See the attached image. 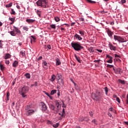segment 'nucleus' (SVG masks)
Instances as JSON below:
<instances>
[{"instance_id": "obj_28", "label": "nucleus", "mask_w": 128, "mask_h": 128, "mask_svg": "<svg viewBox=\"0 0 128 128\" xmlns=\"http://www.w3.org/2000/svg\"><path fill=\"white\" fill-rule=\"evenodd\" d=\"M118 82H120V84H126V82H124V80H118Z\"/></svg>"}, {"instance_id": "obj_48", "label": "nucleus", "mask_w": 128, "mask_h": 128, "mask_svg": "<svg viewBox=\"0 0 128 128\" xmlns=\"http://www.w3.org/2000/svg\"><path fill=\"white\" fill-rule=\"evenodd\" d=\"M106 68H114V66L110 65V64H108L106 66Z\"/></svg>"}, {"instance_id": "obj_2", "label": "nucleus", "mask_w": 128, "mask_h": 128, "mask_svg": "<svg viewBox=\"0 0 128 128\" xmlns=\"http://www.w3.org/2000/svg\"><path fill=\"white\" fill-rule=\"evenodd\" d=\"M36 4L38 6L46 8V6L48 4V0H38Z\"/></svg>"}, {"instance_id": "obj_23", "label": "nucleus", "mask_w": 128, "mask_h": 128, "mask_svg": "<svg viewBox=\"0 0 128 128\" xmlns=\"http://www.w3.org/2000/svg\"><path fill=\"white\" fill-rule=\"evenodd\" d=\"M60 60L58 58H57L56 59V66H60Z\"/></svg>"}, {"instance_id": "obj_13", "label": "nucleus", "mask_w": 128, "mask_h": 128, "mask_svg": "<svg viewBox=\"0 0 128 128\" xmlns=\"http://www.w3.org/2000/svg\"><path fill=\"white\" fill-rule=\"evenodd\" d=\"M74 38H76V40H82V38L80 36V35L78 34H76L74 36Z\"/></svg>"}, {"instance_id": "obj_36", "label": "nucleus", "mask_w": 128, "mask_h": 128, "mask_svg": "<svg viewBox=\"0 0 128 128\" xmlns=\"http://www.w3.org/2000/svg\"><path fill=\"white\" fill-rule=\"evenodd\" d=\"M86 2H90V4H96V2L95 1H92V0H86Z\"/></svg>"}, {"instance_id": "obj_54", "label": "nucleus", "mask_w": 128, "mask_h": 128, "mask_svg": "<svg viewBox=\"0 0 128 128\" xmlns=\"http://www.w3.org/2000/svg\"><path fill=\"white\" fill-rule=\"evenodd\" d=\"M47 124H52V122L50 120H48Z\"/></svg>"}, {"instance_id": "obj_3", "label": "nucleus", "mask_w": 128, "mask_h": 128, "mask_svg": "<svg viewBox=\"0 0 128 128\" xmlns=\"http://www.w3.org/2000/svg\"><path fill=\"white\" fill-rule=\"evenodd\" d=\"M72 48L76 50V52H79L81 50L84 49V46H80L78 43H72L71 44Z\"/></svg>"}, {"instance_id": "obj_43", "label": "nucleus", "mask_w": 128, "mask_h": 128, "mask_svg": "<svg viewBox=\"0 0 128 128\" xmlns=\"http://www.w3.org/2000/svg\"><path fill=\"white\" fill-rule=\"evenodd\" d=\"M88 50L90 52H94V48H92V47H90V48H89Z\"/></svg>"}, {"instance_id": "obj_58", "label": "nucleus", "mask_w": 128, "mask_h": 128, "mask_svg": "<svg viewBox=\"0 0 128 128\" xmlns=\"http://www.w3.org/2000/svg\"><path fill=\"white\" fill-rule=\"evenodd\" d=\"M6 64H10V60H6Z\"/></svg>"}, {"instance_id": "obj_37", "label": "nucleus", "mask_w": 128, "mask_h": 128, "mask_svg": "<svg viewBox=\"0 0 128 128\" xmlns=\"http://www.w3.org/2000/svg\"><path fill=\"white\" fill-rule=\"evenodd\" d=\"M104 90L105 92H106V94H108V87H105L104 88Z\"/></svg>"}, {"instance_id": "obj_52", "label": "nucleus", "mask_w": 128, "mask_h": 128, "mask_svg": "<svg viewBox=\"0 0 128 128\" xmlns=\"http://www.w3.org/2000/svg\"><path fill=\"white\" fill-rule=\"evenodd\" d=\"M126 0H121V3L122 4H126Z\"/></svg>"}, {"instance_id": "obj_35", "label": "nucleus", "mask_w": 128, "mask_h": 128, "mask_svg": "<svg viewBox=\"0 0 128 128\" xmlns=\"http://www.w3.org/2000/svg\"><path fill=\"white\" fill-rule=\"evenodd\" d=\"M79 33L82 36H84V31L79 30Z\"/></svg>"}, {"instance_id": "obj_55", "label": "nucleus", "mask_w": 128, "mask_h": 128, "mask_svg": "<svg viewBox=\"0 0 128 128\" xmlns=\"http://www.w3.org/2000/svg\"><path fill=\"white\" fill-rule=\"evenodd\" d=\"M80 120L81 122H84V120H86V122H88V120H86V118H84L83 119H81Z\"/></svg>"}, {"instance_id": "obj_22", "label": "nucleus", "mask_w": 128, "mask_h": 128, "mask_svg": "<svg viewBox=\"0 0 128 128\" xmlns=\"http://www.w3.org/2000/svg\"><path fill=\"white\" fill-rule=\"evenodd\" d=\"M56 80V75L52 74L51 76V78L50 79V82H54V80Z\"/></svg>"}, {"instance_id": "obj_25", "label": "nucleus", "mask_w": 128, "mask_h": 128, "mask_svg": "<svg viewBox=\"0 0 128 128\" xmlns=\"http://www.w3.org/2000/svg\"><path fill=\"white\" fill-rule=\"evenodd\" d=\"M24 76H25L26 78H28V79L30 78V74L29 73L25 74Z\"/></svg>"}, {"instance_id": "obj_44", "label": "nucleus", "mask_w": 128, "mask_h": 128, "mask_svg": "<svg viewBox=\"0 0 128 128\" xmlns=\"http://www.w3.org/2000/svg\"><path fill=\"white\" fill-rule=\"evenodd\" d=\"M116 100L118 102V104H120V98H118V97L116 96Z\"/></svg>"}, {"instance_id": "obj_49", "label": "nucleus", "mask_w": 128, "mask_h": 128, "mask_svg": "<svg viewBox=\"0 0 128 128\" xmlns=\"http://www.w3.org/2000/svg\"><path fill=\"white\" fill-rule=\"evenodd\" d=\"M26 93H21V94L22 96V98H26Z\"/></svg>"}, {"instance_id": "obj_59", "label": "nucleus", "mask_w": 128, "mask_h": 128, "mask_svg": "<svg viewBox=\"0 0 128 128\" xmlns=\"http://www.w3.org/2000/svg\"><path fill=\"white\" fill-rule=\"evenodd\" d=\"M69 26V25L68 24H64L61 25V26Z\"/></svg>"}, {"instance_id": "obj_32", "label": "nucleus", "mask_w": 128, "mask_h": 128, "mask_svg": "<svg viewBox=\"0 0 128 128\" xmlns=\"http://www.w3.org/2000/svg\"><path fill=\"white\" fill-rule=\"evenodd\" d=\"M12 6V2H10L9 4H7L6 5V8H10V6Z\"/></svg>"}, {"instance_id": "obj_11", "label": "nucleus", "mask_w": 128, "mask_h": 128, "mask_svg": "<svg viewBox=\"0 0 128 128\" xmlns=\"http://www.w3.org/2000/svg\"><path fill=\"white\" fill-rule=\"evenodd\" d=\"M42 66L45 70H48V62L46 61L42 62Z\"/></svg>"}, {"instance_id": "obj_8", "label": "nucleus", "mask_w": 128, "mask_h": 128, "mask_svg": "<svg viewBox=\"0 0 128 128\" xmlns=\"http://www.w3.org/2000/svg\"><path fill=\"white\" fill-rule=\"evenodd\" d=\"M41 106L42 112H46V110H48V106H46V105L42 102H41Z\"/></svg>"}, {"instance_id": "obj_41", "label": "nucleus", "mask_w": 128, "mask_h": 128, "mask_svg": "<svg viewBox=\"0 0 128 128\" xmlns=\"http://www.w3.org/2000/svg\"><path fill=\"white\" fill-rule=\"evenodd\" d=\"M11 22H12V24H14V18H9Z\"/></svg>"}, {"instance_id": "obj_61", "label": "nucleus", "mask_w": 128, "mask_h": 128, "mask_svg": "<svg viewBox=\"0 0 128 128\" xmlns=\"http://www.w3.org/2000/svg\"><path fill=\"white\" fill-rule=\"evenodd\" d=\"M33 84L34 85V86H38V82H35V83Z\"/></svg>"}, {"instance_id": "obj_5", "label": "nucleus", "mask_w": 128, "mask_h": 128, "mask_svg": "<svg viewBox=\"0 0 128 128\" xmlns=\"http://www.w3.org/2000/svg\"><path fill=\"white\" fill-rule=\"evenodd\" d=\"M29 90L28 86H24L20 89V92L21 94H26V92H28Z\"/></svg>"}, {"instance_id": "obj_34", "label": "nucleus", "mask_w": 128, "mask_h": 128, "mask_svg": "<svg viewBox=\"0 0 128 128\" xmlns=\"http://www.w3.org/2000/svg\"><path fill=\"white\" fill-rule=\"evenodd\" d=\"M116 74H120V68H118L116 69Z\"/></svg>"}, {"instance_id": "obj_45", "label": "nucleus", "mask_w": 128, "mask_h": 128, "mask_svg": "<svg viewBox=\"0 0 128 128\" xmlns=\"http://www.w3.org/2000/svg\"><path fill=\"white\" fill-rule=\"evenodd\" d=\"M92 122H94V124H98V123L96 122V119L93 120Z\"/></svg>"}, {"instance_id": "obj_24", "label": "nucleus", "mask_w": 128, "mask_h": 128, "mask_svg": "<svg viewBox=\"0 0 128 128\" xmlns=\"http://www.w3.org/2000/svg\"><path fill=\"white\" fill-rule=\"evenodd\" d=\"M20 54H21L22 56H26V51L24 50H22L20 52Z\"/></svg>"}, {"instance_id": "obj_6", "label": "nucleus", "mask_w": 128, "mask_h": 128, "mask_svg": "<svg viewBox=\"0 0 128 128\" xmlns=\"http://www.w3.org/2000/svg\"><path fill=\"white\" fill-rule=\"evenodd\" d=\"M56 106L57 108L56 109V112H58V110H60V104H62V103L60 100H56L55 102Z\"/></svg>"}, {"instance_id": "obj_18", "label": "nucleus", "mask_w": 128, "mask_h": 128, "mask_svg": "<svg viewBox=\"0 0 128 128\" xmlns=\"http://www.w3.org/2000/svg\"><path fill=\"white\" fill-rule=\"evenodd\" d=\"M74 56H75V58L77 62H80H80H82V60H80V58L78 56H76V54H74Z\"/></svg>"}, {"instance_id": "obj_9", "label": "nucleus", "mask_w": 128, "mask_h": 128, "mask_svg": "<svg viewBox=\"0 0 128 128\" xmlns=\"http://www.w3.org/2000/svg\"><path fill=\"white\" fill-rule=\"evenodd\" d=\"M14 30L16 34H22V32H20V30L18 29V28L16 27V26H14Z\"/></svg>"}, {"instance_id": "obj_46", "label": "nucleus", "mask_w": 128, "mask_h": 128, "mask_svg": "<svg viewBox=\"0 0 128 128\" xmlns=\"http://www.w3.org/2000/svg\"><path fill=\"white\" fill-rule=\"evenodd\" d=\"M31 38H32V40H34L33 42H36V36H32Z\"/></svg>"}, {"instance_id": "obj_63", "label": "nucleus", "mask_w": 128, "mask_h": 128, "mask_svg": "<svg viewBox=\"0 0 128 128\" xmlns=\"http://www.w3.org/2000/svg\"><path fill=\"white\" fill-rule=\"evenodd\" d=\"M58 96H60V92L58 90Z\"/></svg>"}, {"instance_id": "obj_57", "label": "nucleus", "mask_w": 128, "mask_h": 128, "mask_svg": "<svg viewBox=\"0 0 128 128\" xmlns=\"http://www.w3.org/2000/svg\"><path fill=\"white\" fill-rule=\"evenodd\" d=\"M47 48H48L49 50H50L52 48V46H50V44H48L47 46Z\"/></svg>"}, {"instance_id": "obj_31", "label": "nucleus", "mask_w": 128, "mask_h": 128, "mask_svg": "<svg viewBox=\"0 0 128 128\" xmlns=\"http://www.w3.org/2000/svg\"><path fill=\"white\" fill-rule=\"evenodd\" d=\"M0 68L1 70H4V68H6V67H4V66L2 65V64H0Z\"/></svg>"}, {"instance_id": "obj_1", "label": "nucleus", "mask_w": 128, "mask_h": 128, "mask_svg": "<svg viewBox=\"0 0 128 128\" xmlns=\"http://www.w3.org/2000/svg\"><path fill=\"white\" fill-rule=\"evenodd\" d=\"M92 96L96 100H100L102 98V93L98 90H96L95 93L92 92Z\"/></svg>"}, {"instance_id": "obj_29", "label": "nucleus", "mask_w": 128, "mask_h": 128, "mask_svg": "<svg viewBox=\"0 0 128 128\" xmlns=\"http://www.w3.org/2000/svg\"><path fill=\"white\" fill-rule=\"evenodd\" d=\"M58 126H60V123H56V124H53L52 126L53 128H58Z\"/></svg>"}, {"instance_id": "obj_47", "label": "nucleus", "mask_w": 128, "mask_h": 128, "mask_svg": "<svg viewBox=\"0 0 128 128\" xmlns=\"http://www.w3.org/2000/svg\"><path fill=\"white\" fill-rule=\"evenodd\" d=\"M106 58H110V60H112V56L110 55H106Z\"/></svg>"}, {"instance_id": "obj_26", "label": "nucleus", "mask_w": 128, "mask_h": 128, "mask_svg": "<svg viewBox=\"0 0 128 128\" xmlns=\"http://www.w3.org/2000/svg\"><path fill=\"white\" fill-rule=\"evenodd\" d=\"M64 114H66V112L64 111V108H63L62 112L61 118H65L66 116L64 115Z\"/></svg>"}, {"instance_id": "obj_30", "label": "nucleus", "mask_w": 128, "mask_h": 128, "mask_svg": "<svg viewBox=\"0 0 128 128\" xmlns=\"http://www.w3.org/2000/svg\"><path fill=\"white\" fill-rule=\"evenodd\" d=\"M22 29L24 30H25V32H28V28L26 26H24L22 27Z\"/></svg>"}, {"instance_id": "obj_64", "label": "nucleus", "mask_w": 128, "mask_h": 128, "mask_svg": "<svg viewBox=\"0 0 128 128\" xmlns=\"http://www.w3.org/2000/svg\"><path fill=\"white\" fill-rule=\"evenodd\" d=\"M114 56H115V58H120V56H118V55L116 54H114Z\"/></svg>"}, {"instance_id": "obj_51", "label": "nucleus", "mask_w": 128, "mask_h": 128, "mask_svg": "<svg viewBox=\"0 0 128 128\" xmlns=\"http://www.w3.org/2000/svg\"><path fill=\"white\" fill-rule=\"evenodd\" d=\"M100 60H94V62H98V64H100Z\"/></svg>"}, {"instance_id": "obj_62", "label": "nucleus", "mask_w": 128, "mask_h": 128, "mask_svg": "<svg viewBox=\"0 0 128 128\" xmlns=\"http://www.w3.org/2000/svg\"><path fill=\"white\" fill-rule=\"evenodd\" d=\"M62 108H66V104H64V103L62 104Z\"/></svg>"}, {"instance_id": "obj_27", "label": "nucleus", "mask_w": 128, "mask_h": 128, "mask_svg": "<svg viewBox=\"0 0 128 128\" xmlns=\"http://www.w3.org/2000/svg\"><path fill=\"white\" fill-rule=\"evenodd\" d=\"M10 96V92H8L7 93H6V100H9Z\"/></svg>"}, {"instance_id": "obj_33", "label": "nucleus", "mask_w": 128, "mask_h": 128, "mask_svg": "<svg viewBox=\"0 0 128 128\" xmlns=\"http://www.w3.org/2000/svg\"><path fill=\"white\" fill-rule=\"evenodd\" d=\"M56 90H52L50 92V94L52 96L54 94H56Z\"/></svg>"}, {"instance_id": "obj_14", "label": "nucleus", "mask_w": 128, "mask_h": 128, "mask_svg": "<svg viewBox=\"0 0 128 128\" xmlns=\"http://www.w3.org/2000/svg\"><path fill=\"white\" fill-rule=\"evenodd\" d=\"M58 84H60V86H64V80L62 79H59L58 80Z\"/></svg>"}, {"instance_id": "obj_50", "label": "nucleus", "mask_w": 128, "mask_h": 128, "mask_svg": "<svg viewBox=\"0 0 128 128\" xmlns=\"http://www.w3.org/2000/svg\"><path fill=\"white\" fill-rule=\"evenodd\" d=\"M107 62H108V64H112V60H108L107 61Z\"/></svg>"}, {"instance_id": "obj_56", "label": "nucleus", "mask_w": 128, "mask_h": 128, "mask_svg": "<svg viewBox=\"0 0 128 128\" xmlns=\"http://www.w3.org/2000/svg\"><path fill=\"white\" fill-rule=\"evenodd\" d=\"M0 48H2V40H0Z\"/></svg>"}, {"instance_id": "obj_53", "label": "nucleus", "mask_w": 128, "mask_h": 128, "mask_svg": "<svg viewBox=\"0 0 128 128\" xmlns=\"http://www.w3.org/2000/svg\"><path fill=\"white\" fill-rule=\"evenodd\" d=\"M42 60V56H40V57L37 59V60L40 61V60Z\"/></svg>"}, {"instance_id": "obj_39", "label": "nucleus", "mask_w": 128, "mask_h": 128, "mask_svg": "<svg viewBox=\"0 0 128 128\" xmlns=\"http://www.w3.org/2000/svg\"><path fill=\"white\" fill-rule=\"evenodd\" d=\"M37 14L38 16L40 18L42 16V13L40 12V11H39L38 10H37Z\"/></svg>"}, {"instance_id": "obj_38", "label": "nucleus", "mask_w": 128, "mask_h": 128, "mask_svg": "<svg viewBox=\"0 0 128 128\" xmlns=\"http://www.w3.org/2000/svg\"><path fill=\"white\" fill-rule=\"evenodd\" d=\"M10 14H14V15L16 14V12L14 11V9H12V8L11 9Z\"/></svg>"}, {"instance_id": "obj_17", "label": "nucleus", "mask_w": 128, "mask_h": 128, "mask_svg": "<svg viewBox=\"0 0 128 128\" xmlns=\"http://www.w3.org/2000/svg\"><path fill=\"white\" fill-rule=\"evenodd\" d=\"M62 74H57L56 75V80H62Z\"/></svg>"}, {"instance_id": "obj_7", "label": "nucleus", "mask_w": 128, "mask_h": 128, "mask_svg": "<svg viewBox=\"0 0 128 128\" xmlns=\"http://www.w3.org/2000/svg\"><path fill=\"white\" fill-rule=\"evenodd\" d=\"M106 30L108 36L112 38V35L114 34V32H112L108 28H106Z\"/></svg>"}, {"instance_id": "obj_12", "label": "nucleus", "mask_w": 128, "mask_h": 128, "mask_svg": "<svg viewBox=\"0 0 128 128\" xmlns=\"http://www.w3.org/2000/svg\"><path fill=\"white\" fill-rule=\"evenodd\" d=\"M108 46H109V48L111 50H114V51L116 50V47L114 46V45H112V44H108Z\"/></svg>"}, {"instance_id": "obj_15", "label": "nucleus", "mask_w": 128, "mask_h": 128, "mask_svg": "<svg viewBox=\"0 0 128 128\" xmlns=\"http://www.w3.org/2000/svg\"><path fill=\"white\" fill-rule=\"evenodd\" d=\"M26 22H28V24H32V22H36V20H32V19H27L26 20Z\"/></svg>"}, {"instance_id": "obj_21", "label": "nucleus", "mask_w": 128, "mask_h": 128, "mask_svg": "<svg viewBox=\"0 0 128 128\" xmlns=\"http://www.w3.org/2000/svg\"><path fill=\"white\" fill-rule=\"evenodd\" d=\"M50 110H52L53 112H56V107L54 106V104H52L50 105Z\"/></svg>"}, {"instance_id": "obj_20", "label": "nucleus", "mask_w": 128, "mask_h": 128, "mask_svg": "<svg viewBox=\"0 0 128 128\" xmlns=\"http://www.w3.org/2000/svg\"><path fill=\"white\" fill-rule=\"evenodd\" d=\"M11 56H12V55H10V54H6L4 56V59L8 60V58H10Z\"/></svg>"}, {"instance_id": "obj_10", "label": "nucleus", "mask_w": 128, "mask_h": 128, "mask_svg": "<svg viewBox=\"0 0 128 128\" xmlns=\"http://www.w3.org/2000/svg\"><path fill=\"white\" fill-rule=\"evenodd\" d=\"M34 113V110H28L26 112V116H32V114H33Z\"/></svg>"}, {"instance_id": "obj_60", "label": "nucleus", "mask_w": 128, "mask_h": 128, "mask_svg": "<svg viewBox=\"0 0 128 128\" xmlns=\"http://www.w3.org/2000/svg\"><path fill=\"white\" fill-rule=\"evenodd\" d=\"M90 116H94V114H92V112H90Z\"/></svg>"}, {"instance_id": "obj_19", "label": "nucleus", "mask_w": 128, "mask_h": 128, "mask_svg": "<svg viewBox=\"0 0 128 128\" xmlns=\"http://www.w3.org/2000/svg\"><path fill=\"white\" fill-rule=\"evenodd\" d=\"M18 66V62L16 60H15L12 64V66H14V68H16Z\"/></svg>"}, {"instance_id": "obj_40", "label": "nucleus", "mask_w": 128, "mask_h": 128, "mask_svg": "<svg viewBox=\"0 0 128 128\" xmlns=\"http://www.w3.org/2000/svg\"><path fill=\"white\" fill-rule=\"evenodd\" d=\"M50 26L51 28H54V29H56V24H54L50 25Z\"/></svg>"}, {"instance_id": "obj_16", "label": "nucleus", "mask_w": 128, "mask_h": 128, "mask_svg": "<svg viewBox=\"0 0 128 128\" xmlns=\"http://www.w3.org/2000/svg\"><path fill=\"white\" fill-rule=\"evenodd\" d=\"M8 32H10V34H11V36H16V33L15 32L14 30Z\"/></svg>"}, {"instance_id": "obj_4", "label": "nucleus", "mask_w": 128, "mask_h": 128, "mask_svg": "<svg viewBox=\"0 0 128 128\" xmlns=\"http://www.w3.org/2000/svg\"><path fill=\"white\" fill-rule=\"evenodd\" d=\"M114 40H118L119 42H126V38L124 37H121L119 36L114 35Z\"/></svg>"}, {"instance_id": "obj_42", "label": "nucleus", "mask_w": 128, "mask_h": 128, "mask_svg": "<svg viewBox=\"0 0 128 128\" xmlns=\"http://www.w3.org/2000/svg\"><path fill=\"white\" fill-rule=\"evenodd\" d=\"M54 20H55L56 22H60V18H58V16L55 17Z\"/></svg>"}]
</instances>
